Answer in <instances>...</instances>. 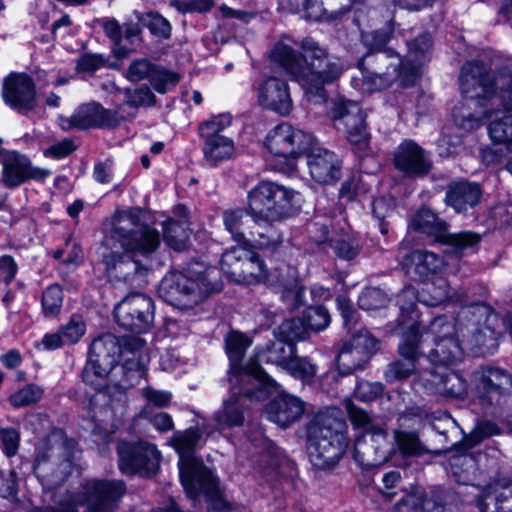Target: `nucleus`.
<instances>
[{
    "mask_svg": "<svg viewBox=\"0 0 512 512\" xmlns=\"http://www.w3.org/2000/svg\"><path fill=\"white\" fill-rule=\"evenodd\" d=\"M301 48L304 60L288 43L281 40L275 44L270 58L301 85L309 103L329 107L335 128L344 131L352 145L364 150L368 144V135L360 106L340 98L327 101L325 85L339 79L345 69L343 64L339 59L329 56L312 38H305Z\"/></svg>",
    "mask_w": 512,
    "mask_h": 512,
    "instance_id": "f257e3e1",
    "label": "nucleus"
},
{
    "mask_svg": "<svg viewBox=\"0 0 512 512\" xmlns=\"http://www.w3.org/2000/svg\"><path fill=\"white\" fill-rule=\"evenodd\" d=\"M460 89L463 101L452 112V119L460 132L452 136L445 131L438 141V152L448 157L458 152L463 133L479 126L483 116L491 117L482 108L487 101L501 104L506 110H512V73L503 70L491 80L485 67L478 62H468L461 70Z\"/></svg>",
    "mask_w": 512,
    "mask_h": 512,
    "instance_id": "f03ea898",
    "label": "nucleus"
},
{
    "mask_svg": "<svg viewBox=\"0 0 512 512\" xmlns=\"http://www.w3.org/2000/svg\"><path fill=\"white\" fill-rule=\"evenodd\" d=\"M139 209L117 210L104 223V237L99 256L107 275L128 281L132 274L143 269L130 255L150 258L159 249L160 232L141 221Z\"/></svg>",
    "mask_w": 512,
    "mask_h": 512,
    "instance_id": "7ed1b4c3",
    "label": "nucleus"
},
{
    "mask_svg": "<svg viewBox=\"0 0 512 512\" xmlns=\"http://www.w3.org/2000/svg\"><path fill=\"white\" fill-rule=\"evenodd\" d=\"M387 32L375 31L363 35V42L375 54L368 53L358 66L366 82L375 90L388 87L394 80H398L403 87L413 85L419 77L421 64L429 51L432 40L429 34H423L408 44V55L405 60L395 54L391 49H382L388 42Z\"/></svg>",
    "mask_w": 512,
    "mask_h": 512,
    "instance_id": "20e7f679",
    "label": "nucleus"
},
{
    "mask_svg": "<svg viewBox=\"0 0 512 512\" xmlns=\"http://www.w3.org/2000/svg\"><path fill=\"white\" fill-rule=\"evenodd\" d=\"M149 359L148 347L143 339L133 337L121 346L114 335L105 334L91 343L82 378L86 384L100 390L105 386L109 374L119 368L125 377L121 385L132 386L145 375Z\"/></svg>",
    "mask_w": 512,
    "mask_h": 512,
    "instance_id": "39448f33",
    "label": "nucleus"
},
{
    "mask_svg": "<svg viewBox=\"0 0 512 512\" xmlns=\"http://www.w3.org/2000/svg\"><path fill=\"white\" fill-rule=\"evenodd\" d=\"M407 273L423 281V287L419 292L412 286L405 287L397 295L400 315L404 317L410 313L415 314L416 303L426 306H437L445 301L468 305L463 291L450 292L447 280L440 275L445 262L435 253L425 250H417L407 255L402 261Z\"/></svg>",
    "mask_w": 512,
    "mask_h": 512,
    "instance_id": "423d86ee",
    "label": "nucleus"
},
{
    "mask_svg": "<svg viewBox=\"0 0 512 512\" xmlns=\"http://www.w3.org/2000/svg\"><path fill=\"white\" fill-rule=\"evenodd\" d=\"M399 326L412 330L416 334V345L424 356L426 365L433 370H441L461 361L463 348L455 338V324L445 316L435 318L427 328L420 329L418 312L411 317L410 313L399 317Z\"/></svg>",
    "mask_w": 512,
    "mask_h": 512,
    "instance_id": "0eeeda50",
    "label": "nucleus"
},
{
    "mask_svg": "<svg viewBox=\"0 0 512 512\" xmlns=\"http://www.w3.org/2000/svg\"><path fill=\"white\" fill-rule=\"evenodd\" d=\"M230 395L222 408L216 412L215 420L220 427L239 426L244 421L246 401L264 400L278 384L258 367L251 372H233L229 376Z\"/></svg>",
    "mask_w": 512,
    "mask_h": 512,
    "instance_id": "6e6552de",
    "label": "nucleus"
},
{
    "mask_svg": "<svg viewBox=\"0 0 512 512\" xmlns=\"http://www.w3.org/2000/svg\"><path fill=\"white\" fill-rule=\"evenodd\" d=\"M264 279L281 295L288 309L295 310L303 304L304 288L299 282L296 269L282 264L267 275L263 261L249 249V256L244 257L239 268L233 269L232 280L250 285Z\"/></svg>",
    "mask_w": 512,
    "mask_h": 512,
    "instance_id": "1a4fd4ad",
    "label": "nucleus"
},
{
    "mask_svg": "<svg viewBox=\"0 0 512 512\" xmlns=\"http://www.w3.org/2000/svg\"><path fill=\"white\" fill-rule=\"evenodd\" d=\"M214 268H207L203 263L195 262L183 271L168 273L161 281L159 295L174 306H191L219 289L213 282Z\"/></svg>",
    "mask_w": 512,
    "mask_h": 512,
    "instance_id": "9d476101",
    "label": "nucleus"
},
{
    "mask_svg": "<svg viewBox=\"0 0 512 512\" xmlns=\"http://www.w3.org/2000/svg\"><path fill=\"white\" fill-rule=\"evenodd\" d=\"M126 492L121 480L87 481L81 494L66 492L55 501V506L35 507L30 512H77V506L86 505L87 512H114Z\"/></svg>",
    "mask_w": 512,
    "mask_h": 512,
    "instance_id": "9b49d317",
    "label": "nucleus"
},
{
    "mask_svg": "<svg viewBox=\"0 0 512 512\" xmlns=\"http://www.w3.org/2000/svg\"><path fill=\"white\" fill-rule=\"evenodd\" d=\"M178 452L181 483L190 498L195 499L203 494L214 501L217 512H242L240 508L233 507L222 499L217 477L198 460L195 450Z\"/></svg>",
    "mask_w": 512,
    "mask_h": 512,
    "instance_id": "f8f14e48",
    "label": "nucleus"
},
{
    "mask_svg": "<svg viewBox=\"0 0 512 512\" xmlns=\"http://www.w3.org/2000/svg\"><path fill=\"white\" fill-rule=\"evenodd\" d=\"M247 198L250 216L261 224L290 216L298 194L274 182L262 181L249 191Z\"/></svg>",
    "mask_w": 512,
    "mask_h": 512,
    "instance_id": "ddd939ff",
    "label": "nucleus"
},
{
    "mask_svg": "<svg viewBox=\"0 0 512 512\" xmlns=\"http://www.w3.org/2000/svg\"><path fill=\"white\" fill-rule=\"evenodd\" d=\"M412 227L422 233L433 236L437 241L451 246L453 253L467 255L476 252L480 235L469 231L450 234L446 223L440 220L430 209L423 208L413 217Z\"/></svg>",
    "mask_w": 512,
    "mask_h": 512,
    "instance_id": "4468645a",
    "label": "nucleus"
},
{
    "mask_svg": "<svg viewBox=\"0 0 512 512\" xmlns=\"http://www.w3.org/2000/svg\"><path fill=\"white\" fill-rule=\"evenodd\" d=\"M401 328L403 329V340L399 345V353L402 359L388 365L385 378L388 382H395L415 374L414 385L421 383L424 387L425 379L428 378L430 371L427 370V359L420 354L416 345L417 335L413 334V331L408 330V328Z\"/></svg>",
    "mask_w": 512,
    "mask_h": 512,
    "instance_id": "2eb2a0df",
    "label": "nucleus"
},
{
    "mask_svg": "<svg viewBox=\"0 0 512 512\" xmlns=\"http://www.w3.org/2000/svg\"><path fill=\"white\" fill-rule=\"evenodd\" d=\"M308 437L315 441L317 448L348 446L346 443V423L342 411L329 407L320 411L308 426Z\"/></svg>",
    "mask_w": 512,
    "mask_h": 512,
    "instance_id": "dca6fc26",
    "label": "nucleus"
},
{
    "mask_svg": "<svg viewBox=\"0 0 512 512\" xmlns=\"http://www.w3.org/2000/svg\"><path fill=\"white\" fill-rule=\"evenodd\" d=\"M313 139L311 134L282 123L267 134L265 145L273 155L295 160L311 147Z\"/></svg>",
    "mask_w": 512,
    "mask_h": 512,
    "instance_id": "f3484780",
    "label": "nucleus"
},
{
    "mask_svg": "<svg viewBox=\"0 0 512 512\" xmlns=\"http://www.w3.org/2000/svg\"><path fill=\"white\" fill-rule=\"evenodd\" d=\"M114 316L125 329L144 332L153 322V301L140 293L130 294L115 307Z\"/></svg>",
    "mask_w": 512,
    "mask_h": 512,
    "instance_id": "a211bd4d",
    "label": "nucleus"
},
{
    "mask_svg": "<svg viewBox=\"0 0 512 512\" xmlns=\"http://www.w3.org/2000/svg\"><path fill=\"white\" fill-rule=\"evenodd\" d=\"M379 349V341L366 329L355 332L346 343L337 358V365L342 374H350L363 365Z\"/></svg>",
    "mask_w": 512,
    "mask_h": 512,
    "instance_id": "6ab92c4d",
    "label": "nucleus"
},
{
    "mask_svg": "<svg viewBox=\"0 0 512 512\" xmlns=\"http://www.w3.org/2000/svg\"><path fill=\"white\" fill-rule=\"evenodd\" d=\"M124 118L118 112L105 109L98 103H88L78 107L70 117H59L63 130L88 129L117 126Z\"/></svg>",
    "mask_w": 512,
    "mask_h": 512,
    "instance_id": "aec40b11",
    "label": "nucleus"
},
{
    "mask_svg": "<svg viewBox=\"0 0 512 512\" xmlns=\"http://www.w3.org/2000/svg\"><path fill=\"white\" fill-rule=\"evenodd\" d=\"M307 167L309 174L319 184H333L341 177L342 163L332 151L318 145L316 139L307 151Z\"/></svg>",
    "mask_w": 512,
    "mask_h": 512,
    "instance_id": "412c9836",
    "label": "nucleus"
},
{
    "mask_svg": "<svg viewBox=\"0 0 512 512\" xmlns=\"http://www.w3.org/2000/svg\"><path fill=\"white\" fill-rule=\"evenodd\" d=\"M306 410V403L298 396L281 391L265 407L269 421L288 427L298 421Z\"/></svg>",
    "mask_w": 512,
    "mask_h": 512,
    "instance_id": "4be33fe9",
    "label": "nucleus"
},
{
    "mask_svg": "<svg viewBox=\"0 0 512 512\" xmlns=\"http://www.w3.org/2000/svg\"><path fill=\"white\" fill-rule=\"evenodd\" d=\"M50 451L54 450H43L39 453L34 465L36 476L42 481L43 486L47 487L61 484L72 468L69 450L62 456L52 455L48 453Z\"/></svg>",
    "mask_w": 512,
    "mask_h": 512,
    "instance_id": "5701e85b",
    "label": "nucleus"
},
{
    "mask_svg": "<svg viewBox=\"0 0 512 512\" xmlns=\"http://www.w3.org/2000/svg\"><path fill=\"white\" fill-rule=\"evenodd\" d=\"M258 103L281 115L288 114L292 109L288 85L277 77L264 78L257 87Z\"/></svg>",
    "mask_w": 512,
    "mask_h": 512,
    "instance_id": "b1692460",
    "label": "nucleus"
},
{
    "mask_svg": "<svg viewBox=\"0 0 512 512\" xmlns=\"http://www.w3.org/2000/svg\"><path fill=\"white\" fill-rule=\"evenodd\" d=\"M0 162L3 165V182L8 187H16L28 178L46 177L49 174L33 168L27 157L15 151L1 149Z\"/></svg>",
    "mask_w": 512,
    "mask_h": 512,
    "instance_id": "393cba45",
    "label": "nucleus"
},
{
    "mask_svg": "<svg viewBox=\"0 0 512 512\" xmlns=\"http://www.w3.org/2000/svg\"><path fill=\"white\" fill-rule=\"evenodd\" d=\"M2 94L5 103L19 111L30 110L34 106V84L25 74H10L4 80Z\"/></svg>",
    "mask_w": 512,
    "mask_h": 512,
    "instance_id": "a878e982",
    "label": "nucleus"
},
{
    "mask_svg": "<svg viewBox=\"0 0 512 512\" xmlns=\"http://www.w3.org/2000/svg\"><path fill=\"white\" fill-rule=\"evenodd\" d=\"M244 212L240 209L225 211L223 214V222L226 230L231 234L237 243H254L261 249H275L281 242L280 236L273 237L275 232L270 229V236L265 237L262 232H257L259 239L255 237V232L249 231V238H246V227L243 222Z\"/></svg>",
    "mask_w": 512,
    "mask_h": 512,
    "instance_id": "bb28decb",
    "label": "nucleus"
},
{
    "mask_svg": "<svg viewBox=\"0 0 512 512\" xmlns=\"http://www.w3.org/2000/svg\"><path fill=\"white\" fill-rule=\"evenodd\" d=\"M394 164L398 170L410 177L427 174L431 163L424 150L412 141H405L395 151Z\"/></svg>",
    "mask_w": 512,
    "mask_h": 512,
    "instance_id": "cd10ccee",
    "label": "nucleus"
},
{
    "mask_svg": "<svg viewBox=\"0 0 512 512\" xmlns=\"http://www.w3.org/2000/svg\"><path fill=\"white\" fill-rule=\"evenodd\" d=\"M479 512H512V481H496L485 486L476 498Z\"/></svg>",
    "mask_w": 512,
    "mask_h": 512,
    "instance_id": "c85d7f7f",
    "label": "nucleus"
},
{
    "mask_svg": "<svg viewBox=\"0 0 512 512\" xmlns=\"http://www.w3.org/2000/svg\"><path fill=\"white\" fill-rule=\"evenodd\" d=\"M474 381L479 397L488 403L497 400L501 390L512 387V377L506 371L493 368L482 367L474 374Z\"/></svg>",
    "mask_w": 512,
    "mask_h": 512,
    "instance_id": "c756f323",
    "label": "nucleus"
},
{
    "mask_svg": "<svg viewBox=\"0 0 512 512\" xmlns=\"http://www.w3.org/2000/svg\"><path fill=\"white\" fill-rule=\"evenodd\" d=\"M451 501L452 496L446 492H437L431 498L412 492L395 505L394 512H449Z\"/></svg>",
    "mask_w": 512,
    "mask_h": 512,
    "instance_id": "7c9ffc66",
    "label": "nucleus"
},
{
    "mask_svg": "<svg viewBox=\"0 0 512 512\" xmlns=\"http://www.w3.org/2000/svg\"><path fill=\"white\" fill-rule=\"evenodd\" d=\"M157 450H119V468L124 474L149 477L158 467Z\"/></svg>",
    "mask_w": 512,
    "mask_h": 512,
    "instance_id": "2f4dec72",
    "label": "nucleus"
},
{
    "mask_svg": "<svg viewBox=\"0 0 512 512\" xmlns=\"http://www.w3.org/2000/svg\"><path fill=\"white\" fill-rule=\"evenodd\" d=\"M321 234L314 236L317 243L329 241L335 253L343 259H353L360 250V240L358 235L352 233L350 229L341 227L339 230L333 229L331 235L326 224L319 227Z\"/></svg>",
    "mask_w": 512,
    "mask_h": 512,
    "instance_id": "473e14b6",
    "label": "nucleus"
},
{
    "mask_svg": "<svg viewBox=\"0 0 512 512\" xmlns=\"http://www.w3.org/2000/svg\"><path fill=\"white\" fill-rule=\"evenodd\" d=\"M430 370L424 388L448 397L462 398L467 394V384L462 376L454 371Z\"/></svg>",
    "mask_w": 512,
    "mask_h": 512,
    "instance_id": "72a5a7b5",
    "label": "nucleus"
},
{
    "mask_svg": "<svg viewBox=\"0 0 512 512\" xmlns=\"http://www.w3.org/2000/svg\"><path fill=\"white\" fill-rule=\"evenodd\" d=\"M186 207L178 205L174 209L177 219L171 218L163 223V239L176 251H184L188 247L190 228L187 222Z\"/></svg>",
    "mask_w": 512,
    "mask_h": 512,
    "instance_id": "f704fd0d",
    "label": "nucleus"
},
{
    "mask_svg": "<svg viewBox=\"0 0 512 512\" xmlns=\"http://www.w3.org/2000/svg\"><path fill=\"white\" fill-rule=\"evenodd\" d=\"M481 195L482 190L479 184L459 181L448 186L445 201L456 212H462L477 205Z\"/></svg>",
    "mask_w": 512,
    "mask_h": 512,
    "instance_id": "c9c22d12",
    "label": "nucleus"
},
{
    "mask_svg": "<svg viewBox=\"0 0 512 512\" xmlns=\"http://www.w3.org/2000/svg\"><path fill=\"white\" fill-rule=\"evenodd\" d=\"M424 450H394L391 457L403 460V465H411L412 458H418ZM390 456L386 450H353V458L365 469H373L385 463Z\"/></svg>",
    "mask_w": 512,
    "mask_h": 512,
    "instance_id": "e433bc0d",
    "label": "nucleus"
},
{
    "mask_svg": "<svg viewBox=\"0 0 512 512\" xmlns=\"http://www.w3.org/2000/svg\"><path fill=\"white\" fill-rule=\"evenodd\" d=\"M298 337L297 333H290L286 340H275L265 351L257 354L255 364L259 366L260 363H272L285 369L296 353L292 340Z\"/></svg>",
    "mask_w": 512,
    "mask_h": 512,
    "instance_id": "4c0bfd02",
    "label": "nucleus"
},
{
    "mask_svg": "<svg viewBox=\"0 0 512 512\" xmlns=\"http://www.w3.org/2000/svg\"><path fill=\"white\" fill-rule=\"evenodd\" d=\"M204 140L203 154L207 162L217 165L230 159L235 152L234 141L227 136L202 137Z\"/></svg>",
    "mask_w": 512,
    "mask_h": 512,
    "instance_id": "58836bf2",
    "label": "nucleus"
},
{
    "mask_svg": "<svg viewBox=\"0 0 512 512\" xmlns=\"http://www.w3.org/2000/svg\"><path fill=\"white\" fill-rule=\"evenodd\" d=\"M251 339L243 333L240 332H231L226 337V351L232 362L231 373L233 372H251L252 369L258 367L262 369L257 364L251 363L244 370L237 369L235 365L241 360L246 349L251 345Z\"/></svg>",
    "mask_w": 512,
    "mask_h": 512,
    "instance_id": "ea45409f",
    "label": "nucleus"
},
{
    "mask_svg": "<svg viewBox=\"0 0 512 512\" xmlns=\"http://www.w3.org/2000/svg\"><path fill=\"white\" fill-rule=\"evenodd\" d=\"M454 453L449 457V468L455 477H459L457 481L461 482V475L463 473L474 472L476 467L475 459L466 450H453ZM462 483L465 484L466 480L463 479Z\"/></svg>",
    "mask_w": 512,
    "mask_h": 512,
    "instance_id": "a19ab883",
    "label": "nucleus"
},
{
    "mask_svg": "<svg viewBox=\"0 0 512 512\" xmlns=\"http://www.w3.org/2000/svg\"><path fill=\"white\" fill-rule=\"evenodd\" d=\"M491 139L498 143H512V114L493 119L488 126Z\"/></svg>",
    "mask_w": 512,
    "mask_h": 512,
    "instance_id": "79ce46f5",
    "label": "nucleus"
},
{
    "mask_svg": "<svg viewBox=\"0 0 512 512\" xmlns=\"http://www.w3.org/2000/svg\"><path fill=\"white\" fill-rule=\"evenodd\" d=\"M106 36L113 42V53L117 58L126 57L130 49L121 44L123 29L115 19L105 18L101 21Z\"/></svg>",
    "mask_w": 512,
    "mask_h": 512,
    "instance_id": "37998d69",
    "label": "nucleus"
},
{
    "mask_svg": "<svg viewBox=\"0 0 512 512\" xmlns=\"http://www.w3.org/2000/svg\"><path fill=\"white\" fill-rule=\"evenodd\" d=\"M285 370L303 383H310L317 373V367L308 358L293 357Z\"/></svg>",
    "mask_w": 512,
    "mask_h": 512,
    "instance_id": "c03bdc74",
    "label": "nucleus"
},
{
    "mask_svg": "<svg viewBox=\"0 0 512 512\" xmlns=\"http://www.w3.org/2000/svg\"><path fill=\"white\" fill-rule=\"evenodd\" d=\"M232 124V116L229 113L214 115L199 125L201 137L225 136L222 132Z\"/></svg>",
    "mask_w": 512,
    "mask_h": 512,
    "instance_id": "a18cd8bd",
    "label": "nucleus"
},
{
    "mask_svg": "<svg viewBox=\"0 0 512 512\" xmlns=\"http://www.w3.org/2000/svg\"><path fill=\"white\" fill-rule=\"evenodd\" d=\"M245 256H249L247 243H238V246L226 250L221 257V269L232 280V271L235 267H240Z\"/></svg>",
    "mask_w": 512,
    "mask_h": 512,
    "instance_id": "49530a36",
    "label": "nucleus"
},
{
    "mask_svg": "<svg viewBox=\"0 0 512 512\" xmlns=\"http://www.w3.org/2000/svg\"><path fill=\"white\" fill-rule=\"evenodd\" d=\"M63 302V292L59 285L53 284L46 288L42 295V309L46 317L59 314Z\"/></svg>",
    "mask_w": 512,
    "mask_h": 512,
    "instance_id": "de8ad7c7",
    "label": "nucleus"
},
{
    "mask_svg": "<svg viewBox=\"0 0 512 512\" xmlns=\"http://www.w3.org/2000/svg\"><path fill=\"white\" fill-rule=\"evenodd\" d=\"M388 298L379 288H366L358 298L359 307L366 311H373L386 306Z\"/></svg>",
    "mask_w": 512,
    "mask_h": 512,
    "instance_id": "09e8293b",
    "label": "nucleus"
},
{
    "mask_svg": "<svg viewBox=\"0 0 512 512\" xmlns=\"http://www.w3.org/2000/svg\"><path fill=\"white\" fill-rule=\"evenodd\" d=\"M330 324V315L328 310L321 306H311L304 314V325L311 330L320 331Z\"/></svg>",
    "mask_w": 512,
    "mask_h": 512,
    "instance_id": "8fccbe9b",
    "label": "nucleus"
},
{
    "mask_svg": "<svg viewBox=\"0 0 512 512\" xmlns=\"http://www.w3.org/2000/svg\"><path fill=\"white\" fill-rule=\"evenodd\" d=\"M496 345L494 333L488 328L475 332L469 341L470 348L478 354H492Z\"/></svg>",
    "mask_w": 512,
    "mask_h": 512,
    "instance_id": "3c124183",
    "label": "nucleus"
},
{
    "mask_svg": "<svg viewBox=\"0 0 512 512\" xmlns=\"http://www.w3.org/2000/svg\"><path fill=\"white\" fill-rule=\"evenodd\" d=\"M125 95L126 101L117 111L119 115H123L122 110L125 105L138 108L143 105H152L155 99V96L147 86H142L134 90L127 89Z\"/></svg>",
    "mask_w": 512,
    "mask_h": 512,
    "instance_id": "603ef678",
    "label": "nucleus"
},
{
    "mask_svg": "<svg viewBox=\"0 0 512 512\" xmlns=\"http://www.w3.org/2000/svg\"><path fill=\"white\" fill-rule=\"evenodd\" d=\"M140 21L150 30L152 34L156 36L168 38L171 34L170 23L157 13H145L140 17Z\"/></svg>",
    "mask_w": 512,
    "mask_h": 512,
    "instance_id": "864d4df0",
    "label": "nucleus"
},
{
    "mask_svg": "<svg viewBox=\"0 0 512 512\" xmlns=\"http://www.w3.org/2000/svg\"><path fill=\"white\" fill-rule=\"evenodd\" d=\"M59 330L66 344H75L85 334L86 324L80 315H72L69 322Z\"/></svg>",
    "mask_w": 512,
    "mask_h": 512,
    "instance_id": "5fc2aeb1",
    "label": "nucleus"
},
{
    "mask_svg": "<svg viewBox=\"0 0 512 512\" xmlns=\"http://www.w3.org/2000/svg\"><path fill=\"white\" fill-rule=\"evenodd\" d=\"M342 453L338 450H310L309 460L319 470L333 468L339 462Z\"/></svg>",
    "mask_w": 512,
    "mask_h": 512,
    "instance_id": "6e6d98bb",
    "label": "nucleus"
},
{
    "mask_svg": "<svg viewBox=\"0 0 512 512\" xmlns=\"http://www.w3.org/2000/svg\"><path fill=\"white\" fill-rule=\"evenodd\" d=\"M42 389L36 385H27L10 396V403L14 407H22L38 401L42 396Z\"/></svg>",
    "mask_w": 512,
    "mask_h": 512,
    "instance_id": "4d7b16f0",
    "label": "nucleus"
},
{
    "mask_svg": "<svg viewBox=\"0 0 512 512\" xmlns=\"http://www.w3.org/2000/svg\"><path fill=\"white\" fill-rule=\"evenodd\" d=\"M178 81L179 76L176 73L164 69H155L151 77V84L159 93H166L174 87Z\"/></svg>",
    "mask_w": 512,
    "mask_h": 512,
    "instance_id": "13d9d810",
    "label": "nucleus"
},
{
    "mask_svg": "<svg viewBox=\"0 0 512 512\" xmlns=\"http://www.w3.org/2000/svg\"><path fill=\"white\" fill-rule=\"evenodd\" d=\"M368 188L364 184L362 178L353 177L345 181L340 189V198L352 201L367 193Z\"/></svg>",
    "mask_w": 512,
    "mask_h": 512,
    "instance_id": "bf43d9fd",
    "label": "nucleus"
},
{
    "mask_svg": "<svg viewBox=\"0 0 512 512\" xmlns=\"http://www.w3.org/2000/svg\"><path fill=\"white\" fill-rule=\"evenodd\" d=\"M155 68L144 59L134 61L128 68L126 77L132 82H138L146 77H152Z\"/></svg>",
    "mask_w": 512,
    "mask_h": 512,
    "instance_id": "052dcab7",
    "label": "nucleus"
},
{
    "mask_svg": "<svg viewBox=\"0 0 512 512\" xmlns=\"http://www.w3.org/2000/svg\"><path fill=\"white\" fill-rule=\"evenodd\" d=\"M200 438L198 430L190 428L186 431L176 432L171 444L174 448H195L200 444Z\"/></svg>",
    "mask_w": 512,
    "mask_h": 512,
    "instance_id": "680f3d73",
    "label": "nucleus"
},
{
    "mask_svg": "<svg viewBox=\"0 0 512 512\" xmlns=\"http://www.w3.org/2000/svg\"><path fill=\"white\" fill-rule=\"evenodd\" d=\"M498 427L489 421L480 422L476 425L474 430L470 433L467 441L468 445L476 446L482 439L498 434Z\"/></svg>",
    "mask_w": 512,
    "mask_h": 512,
    "instance_id": "e2e57ef3",
    "label": "nucleus"
},
{
    "mask_svg": "<svg viewBox=\"0 0 512 512\" xmlns=\"http://www.w3.org/2000/svg\"><path fill=\"white\" fill-rule=\"evenodd\" d=\"M108 60L100 54H84L82 55L77 63V67L80 71L94 72L101 67L107 66Z\"/></svg>",
    "mask_w": 512,
    "mask_h": 512,
    "instance_id": "0e129e2a",
    "label": "nucleus"
},
{
    "mask_svg": "<svg viewBox=\"0 0 512 512\" xmlns=\"http://www.w3.org/2000/svg\"><path fill=\"white\" fill-rule=\"evenodd\" d=\"M74 149L75 146L73 142L69 139H64L45 149L44 156L55 160H59L70 155L74 151Z\"/></svg>",
    "mask_w": 512,
    "mask_h": 512,
    "instance_id": "69168bd1",
    "label": "nucleus"
},
{
    "mask_svg": "<svg viewBox=\"0 0 512 512\" xmlns=\"http://www.w3.org/2000/svg\"><path fill=\"white\" fill-rule=\"evenodd\" d=\"M143 396L146 401L157 407H166L169 405L172 395L168 391L157 390L151 387L143 389Z\"/></svg>",
    "mask_w": 512,
    "mask_h": 512,
    "instance_id": "338daca9",
    "label": "nucleus"
},
{
    "mask_svg": "<svg viewBox=\"0 0 512 512\" xmlns=\"http://www.w3.org/2000/svg\"><path fill=\"white\" fill-rule=\"evenodd\" d=\"M383 391L380 383H360L356 389V395L362 401L368 402L376 398Z\"/></svg>",
    "mask_w": 512,
    "mask_h": 512,
    "instance_id": "774afa93",
    "label": "nucleus"
}]
</instances>
